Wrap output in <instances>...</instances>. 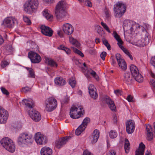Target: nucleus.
<instances>
[{"instance_id":"f257e3e1","label":"nucleus","mask_w":155,"mask_h":155,"mask_svg":"<svg viewBox=\"0 0 155 155\" xmlns=\"http://www.w3.org/2000/svg\"><path fill=\"white\" fill-rule=\"evenodd\" d=\"M67 5L64 0L59 2L55 9V13L58 20L62 21L67 15L66 10Z\"/></svg>"},{"instance_id":"f03ea898","label":"nucleus","mask_w":155,"mask_h":155,"mask_svg":"<svg viewBox=\"0 0 155 155\" xmlns=\"http://www.w3.org/2000/svg\"><path fill=\"white\" fill-rule=\"evenodd\" d=\"M126 9V5L122 2H117L114 8L115 16L118 18H120L125 13Z\"/></svg>"},{"instance_id":"7ed1b4c3","label":"nucleus","mask_w":155,"mask_h":155,"mask_svg":"<svg viewBox=\"0 0 155 155\" xmlns=\"http://www.w3.org/2000/svg\"><path fill=\"white\" fill-rule=\"evenodd\" d=\"M17 142L19 145L23 144H31L33 142V136L31 134L27 133H22L18 136Z\"/></svg>"},{"instance_id":"20e7f679","label":"nucleus","mask_w":155,"mask_h":155,"mask_svg":"<svg viewBox=\"0 0 155 155\" xmlns=\"http://www.w3.org/2000/svg\"><path fill=\"white\" fill-rule=\"evenodd\" d=\"M38 0H29L24 5V9L28 13L35 11L38 8Z\"/></svg>"},{"instance_id":"39448f33","label":"nucleus","mask_w":155,"mask_h":155,"mask_svg":"<svg viewBox=\"0 0 155 155\" xmlns=\"http://www.w3.org/2000/svg\"><path fill=\"white\" fill-rule=\"evenodd\" d=\"M84 114V110L81 106L77 107L75 106H73L70 109V117L74 119L79 118Z\"/></svg>"},{"instance_id":"423d86ee","label":"nucleus","mask_w":155,"mask_h":155,"mask_svg":"<svg viewBox=\"0 0 155 155\" xmlns=\"http://www.w3.org/2000/svg\"><path fill=\"white\" fill-rule=\"evenodd\" d=\"M57 105L56 100L53 97H50L45 101V110L48 111H51L56 108Z\"/></svg>"},{"instance_id":"0eeeda50","label":"nucleus","mask_w":155,"mask_h":155,"mask_svg":"<svg viewBox=\"0 0 155 155\" xmlns=\"http://www.w3.org/2000/svg\"><path fill=\"white\" fill-rule=\"evenodd\" d=\"M17 22L16 19L13 17H8L5 18L2 24L4 27L11 28L13 27L15 24Z\"/></svg>"},{"instance_id":"6e6552de","label":"nucleus","mask_w":155,"mask_h":155,"mask_svg":"<svg viewBox=\"0 0 155 155\" xmlns=\"http://www.w3.org/2000/svg\"><path fill=\"white\" fill-rule=\"evenodd\" d=\"M35 138L36 143L40 145L45 144L47 142L46 137L40 132H38L35 134Z\"/></svg>"},{"instance_id":"1a4fd4ad","label":"nucleus","mask_w":155,"mask_h":155,"mask_svg":"<svg viewBox=\"0 0 155 155\" xmlns=\"http://www.w3.org/2000/svg\"><path fill=\"white\" fill-rule=\"evenodd\" d=\"M28 57L32 63H38L41 60V58L39 55L33 51L28 53Z\"/></svg>"},{"instance_id":"9d476101","label":"nucleus","mask_w":155,"mask_h":155,"mask_svg":"<svg viewBox=\"0 0 155 155\" xmlns=\"http://www.w3.org/2000/svg\"><path fill=\"white\" fill-rule=\"evenodd\" d=\"M115 57L119 66L122 70H125L127 68V65L124 60L121 58L119 54H116Z\"/></svg>"},{"instance_id":"9b49d317","label":"nucleus","mask_w":155,"mask_h":155,"mask_svg":"<svg viewBox=\"0 0 155 155\" xmlns=\"http://www.w3.org/2000/svg\"><path fill=\"white\" fill-rule=\"evenodd\" d=\"M62 28L64 33L67 35H71L74 31V27L69 23H67L63 24Z\"/></svg>"},{"instance_id":"f8f14e48","label":"nucleus","mask_w":155,"mask_h":155,"mask_svg":"<svg viewBox=\"0 0 155 155\" xmlns=\"http://www.w3.org/2000/svg\"><path fill=\"white\" fill-rule=\"evenodd\" d=\"M8 116V112L0 106V124H4L7 120Z\"/></svg>"},{"instance_id":"ddd939ff","label":"nucleus","mask_w":155,"mask_h":155,"mask_svg":"<svg viewBox=\"0 0 155 155\" xmlns=\"http://www.w3.org/2000/svg\"><path fill=\"white\" fill-rule=\"evenodd\" d=\"M126 130L129 134L132 133L135 128V124L134 121L130 120L127 121L126 123Z\"/></svg>"},{"instance_id":"4468645a","label":"nucleus","mask_w":155,"mask_h":155,"mask_svg":"<svg viewBox=\"0 0 155 155\" xmlns=\"http://www.w3.org/2000/svg\"><path fill=\"white\" fill-rule=\"evenodd\" d=\"M41 32L45 36L51 37L53 34V30L48 26L42 25L40 27Z\"/></svg>"},{"instance_id":"2eb2a0df","label":"nucleus","mask_w":155,"mask_h":155,"mask_svg":"<svg viewBox=\"0 0 155 155\" xmlns=\"http://www.w3.org/2000/svg\"><path fill=\"white\" fill-rule=\"evenodd\" d=\"M29 115L32 119L35 122L39 121L41 119L40 114L36 110H33L30 111Z\"/></svg>"},{"instance_id":"dca6fc26","label":"nucleus","mask_w":155,"mask_h":155,"mask_svg":"<svg viewBox=\"0 0 155 155\" xmlns=\"http://www.w3.org/2000/svg\"><path fill=\"white\" fill-rule=\"evenodd\" d=\"M133 79L132 75L129 72H126L123 75V81L127 84H131L132 83Z\"/></svg>"},{"instance_id":"f3484780","label":"nucleus","mask_w":155,"mask_h":155,"mask_svg":"<svg viewBox=\"0 0 155 155\" xmlns=\"http://www.w3.org/2000/svg\"><path fill=\"white\" fill-rule=\"evenodd\" d=\"M69 138V137L60 138L55 142V147L58 148H61L66 143Z\"/></svg>"},{"instance_id":"a211bd4d","label":"nucleus","mask_w":155,"mask_h":155,"mask_svg":"<svg viewBox=\"0 0 155 155\" xmlns=\"http://www.w3.org/2000/svg\"><path fill=\"white\" fill-rule=\"evenodd\" d=\"M105 101L108 105V107L112 111H116V107L114 102L108 96H106L104 98Z\"/></svg>"},{"instance_id":"6ab92c4d","label":"nucleus","mask_w":155,"mask_h":155,"mask_svg":"<svg viewBox=\"0 0 155 155\" xmlns=\"http://www.w3.org/2000/svg\"><path fill=\"white\" fill-rule=\"evenodd\" d=\"M88 89L89 94L91 97L94 99H96L98 97V95L96 91V89L94 86L92 84H90Z\"/></svg>"},{"instance_id":"aec40b11","label":"nucleus","mask_w":155,"mask_h":155,"mask_svg":"<svg viewBox=\"0 0 155 155\" xmlns=\"http://www.w3.org/2000/svg\"><path fill=\"white\" fill-rule=\"evenodd\" d=\"M85 76L88 78H90L91 77L90 74L92 75L97 80H98L99 77L95 71L91 69H87L84 73Z\"/></svg>"},{"instance_id":"412c9836","label":"nucleus","mask_w":155,"mask_h":155,"mask_svg":"<svg viewBox=\"0 0 155 155\" xmlns=\"http://www.w3.org/2000/svg\"><path fill=\"white\" fill-rule=\"evenodd\" d=\"M22 103L30 108H32L34 107V101L31 99H24L22 101Z\"/></svg>"},{"instance_id":"4be33fe9","label":"nucleus","mask_w":155,"mask_h":155,"mask_svg":"<svg viewBox=\"0 0 155 155\" xmlns=\"http://www.w3.org/2000/svg\"><path fill=\"white\" fill-rule=\"evenodd\" d=\"M55 84L59 86H63L66 83L65 81L61 77H57L54 79Z\"/></svg>"},{"instance_id":"5701e85b","label":"nucleus","mask_w":155,"mask_h":155,"mask_svg":"<svg viewBox=\"0 0 155 155\" xmlns=\"http://www.w3.org/2000/svg\"><path fill=\"white\" fill-rule=\"evenodd\" d=\"M13 141L8 137L4 138L1 140V143L2 145L5 149Z\"/></svg>"},{"instance_id":"b1692460","label":"nucleus","mask_w":155,"mask_h":155,"mask_svg":"<svg viewBox=\"0 0 155 155\" xmlns=\"http://www.w3.org/2000/svg\"><path fill=\"white\" fill-rule=\"evenodd\" d=\"M52 154V150L48 147H44L41 149V155H51Z\"/></svg>"},{"instance_id":"393cba45","label":"nucleus","mask_w":155,"mask_h":155,"mask_svg":"<svg viewBox=\"0 0 155 155\" xmlns=\"http://www.w3.org/2000/svg\"><path fill=\"white\" fill-rule=\"evenodd\" d=\"M145 145L142 143H141L139 146V149L136 150L135 152V155H143Z\"/></svg>"},{"instance_id":"a878e982","label":"nucleus","mask_w":155,"mask_h":155,"mask_svg":"<svg viewBox=\"0 0 155 155\" xmlns=\"http://www.w3.org/2000/svg\"><path fill=\"white\" fill-rule=\"evenodd\" d=\"M130 68V72L133 77L136 75L137 73H139L137 68L134 65L131 64Z\"/></svg>"},{"instance_id":"bb28decb","label":"nucleus","mask_w":155,"mask_h":155,"mask_svg":"<svg viewBox=\"0 0 155 155\" xmlns=\"http://www.w3.org/2000/svg\"><path fill=\"white\" fill-rule=\"evenodd\" d=\"M93 139L92 141V143H96L99 137V132L97 129L94 130L93 132Z\"/></svg>"},{"instance_id":"cd10ccee","label":"nucleus","mask_w":155,"mask_h":155,"mask_svg":"<svg viewBox=\"0 0 155 155\" xmlns=\"http://www.w3.org/2000/svg\"><path fill=\"white\" fill-rule=\"evenodd\" d=\"M46 62L48 63V64L51 66L52 67H57L58 66V64L56 62H55L52 59L47 58L46 59Z\"/></svg>"},{"instance_id":"c85d7f7f","label":"nucleus","mask_w":155,"mask_h":155,"mask_svg":"<svg viewBox=\"0 0 155 155\" xmlns=\"http://www.w3.org/2000/svg\"><path fill=\"white\" fill-rule=\"evenodd\" d=\"M5 149L9 152L11 153L14 152L15 150V144L12 141L8 146Z\"/></svg>"},{"instance_id":"c756f323","label":"nucleus","mask_w":155,"mask_h":155,"mask_svg":"<svg viewBox=\"0 0 155 155\" xmlns=\"http://www.w3.org/2000/svg\"><path fill=\"white\" fill-rule=\"evenodd\" d=\"M114 37L118 41L117 44L119 47L121 46L123 43V42L120 38V36L115 31L114 32Z\"/></svg>"},{"instance_id":"7c9ffc66","label":"nucleus","mask_w":155,"mask_h":155,"mask_svg":"<svg viewBox=\"0 0 155 155\" xmlns=\"http://www.w3.org/2000/svg\"><path fill=\"white\" fill-rule=\"evenodd\" d=\"M69 41L70 43L73 45H74L77 48H78L80 47V44L79 42L72 37L71 36L69 37Z\"/></svg>"},{"instance_id":"2f4dec72","label":"nucleus","mask_w":155,"mask_h":155,"mask_svg":"<svg viewBox=\"0 0 155 155\" xmlns=\"http://www.w3.org/2000/svg\"><path fill=\"white\" fill-rule=\"evenodd\" d=\"M86 127L83 124H81L76 130L75 134L77 135H80L85 129Z\"/></svg>"},{"instance_id":"473e14b6","label":"nucleus","mask_w":155,"mask_h":155,"mask_svg":"<svg viewBox=\"0 0 155 155\" xmlns=\"http://www.w3.org/2000/svg\"><path fill=\"white\" fill-rule=\"evenodd\" d=\"M135 80L137 82L139 83H142L143 80V78L141 74L139 73L135 75L134 77Z\"/></svg>"},{"instance_id":"72a5a7b5","label":"nucleus","mask_w":155,"mask_h":155,"mask_svg":"<svg viewBox=\"0 0 155 155\" xmlns=\"http://www.w3.org/2000/svg\"><path fill=\"white\" fill-rule=\"evenodd\" d=\"M43 14L47 19L50 20L53 17L52 15L50 14V12H48V10H44L43 12Z\"/></svg>"},{"instance_id":"f704fd0d","label":"nucleus","mask_w":155,"mask_h":155,"mask_svg":"<svg viewBox=\"0 0 155 155\" xmlns=\"http://www.w3.org/2000/svg\"><path fill=\"white\" fill-rule=\"evenodd\" d=\"M95 29L97 32L101 36H102L105 33L104 31L102 28L100 26L98 25H95Z\"/></svg>"},{"instance_id":"c9c22d12","label":"nucleus","mask_w":155,"mask_h":155,"mask_svg":"<svg viewBox=\"0 0 155 155\" xmlns=\"http://www.w3.org/2000/svg\"><path fill=\"white\" fill-rule=\"evenodd\" d=\"M130 143L127 139H125L124 143V149L126 153H127L129 152L130 149Z\"/></svg>"},{"instance_id":"e433bc0d","label":"nucleus","mask_w":155,"mask_h":155,"mask_svg":"<svg viewBox=\"0 0 155 155\" xmlns=\"http://www.w3.org/2000/svg\"><path fill=\"white\" fill-rule=\"evenodd\" d=\"M25 68L28 71V77L30 78H35V74L34 70L31 68L25 67Z\"/></svg>"},{"instance_id":"4c0bfd02","label":"nucleus","mask_w":155,"mask_h":155,"mask_svg":"<svg viewBox=\"0 0 155 155\" xmlns=\"http://www.w3.org/2000/svg\"><path fill=\"white\" fill-rule=\"evenodd\" d=\"M58 49L65 51L67 54H69L71 52V50L69 49L62 45H60L58 47Z\"/></svg>"},{"instance_id":"58836bf2","label":"nucleus","mask_w":155,"mask_h":155,"mask_svg":"<svg viewBox=\"0 0 155 155\" xmlns=\"http://www.w3.org/2000/svg\"><path fill=\"white\" fill-rule=\"evenodd\" d=\"M119 47L128 56L131 60H133V58L132 56L130 54V53L127 49L124 48L122 45Z\"/></svg>"},{"instance_id":"ea45409f","label":"nucleus","mask_w":155,"mask_h":155,"mask_svg":"<svg viewBox=\"0 0 155 155\" xmlns=\"http://www.w3.org/2000/svg\"><path fill=\"white\" fill-rule=\"evenodd\" d=\"M109 135L110 137L111 138H114L117 136V132L114 130H111L109 132Z\"/></svg>"},{"instance_id":"a19ab883","label":"nucleus","mask_w":155,"mask_h":155,"mask_svg":"<svg viewBox=\"0 0 155 155\" xmlns=\"http://www.w3.org/2000/svg\"><path fill=\"white\" fill-rule=\"evenodd\" d=\"M90 122V119L89 117H86L83 120L82 123L81 124H83V125L84 126V127H86L87 126V124Z\"/></svg>"},{"instance_id":"79ce46f5","label":"nucleus","mask_w":155,"mask_h":155,"mask_svg":"<svg viewBox=\"0 0 155 155\" xmlns=\"http://www.w3.org/2000/svg\"><path fill=\"white\" fill-rule=\"evenodd\" d=\"M69 83L72 87L73 88L75 87L76 81L74 78H70L69 80Z\"/></svg>"},{"instance_id":"37998d69","label":"nucleus","mask_w":155,"mask_h":155,"mask_svg":"<svg viewBox=\"0 0 155 155\" xmlns=\"http://www.w3.org/2000/svg\"><path fill=\"white\" fill-rule=\"evenodd\" d=\"M71 48L73 49L74 52L80 55L81 57H82L84 56V54L81 51L76 48H74V47H71Z\"/></svg>"},{"instance_id":"c03bdc74","label":"nucleus","mask_w":155,"mask_h":155,"mask_svg":"<svg viewBox=\"0 0 155 155\" xmlns=\"http://www.w3.org/2000/svg\"><path fill=\"white\" fill-rule=\"evenodd\" d=\"M140 27H142V26H140L138 24L134 22L132 24L131 28L133 29L136 30L140 29Z\"/></svg>"},{"instance_id":"a18cd8bd","label":"nucleus","mask_w":155,"mask_h":155,"mask_svg":"<svg viewBox=\"0 0 155 155\" xmlns=\"http://www.w3.org/2000/svg\"><path fill=\"white\" fill-rule=\"evenodd\" d=\"M142 27L144 28V29L143 30V31H145L146 32H147V30H149L150 28V26L148 24L144 23Z\"/></svg>"},{"instance_id":"49530a36","label":"nucleus","mask_w":155,"mask_h":155,"mask_svg":"<svg viewBox=\"0 0 155 155\" xmlns=\"http://www.w3.org/2000/svg\"><path fill=\"white\" fill-rule=\"evenodd\" d=\"M23 19L24 21L28 25H30L31 22L29 18L27 16L24 15L23 16Z\"/></svg>"},{"instance_id":"de8ad7c7","label":"nucleus","mask_w":155,"mask_h":155,"mask_svg":"<svg viewBox=\"0 0 155 155\" xmlns=\"http://www.w3.org/2000/svg\"><path fill=\"white\" fill-rule=\"evenodd\" d=\"M101 24L102 25V26L104 28L105 30H106L109 33H110L111 32L110 30L109 29L108 27L105 23H104L103 22H101Z\"/></svg>"},{"instance_id":"09e8293b","label":"nucleus","mask_w":155,"mask_h":155,"mask_svg":"<svg viewBox=\"0 0 155 155\" xmlns=\"http://www.w3.org/2000/svg\"><path fill=\"white\" fill-rule=\"evenodd\" d=\"M147 139L149 141L151 140L153 138V136L152 132H150L147 133Z\"/></svg>"},{"instance_id":"8fccbe9b","label":"nucleus","mask_w":155,"mask_h":155,"mask_svg":"<svg viewBox=\"0 0 155 155\" xmlns=\"http://www.w3.org/2000/svg\"><path fill=\"white\" fill-rule=\"evenodd\" d=\"M103 42L104 45L107 47L108 50H110V46L107 40L106 39L103 40Z\"/></svg>"},{"instance_id":"3c124183","label":"nucleus","mask_w":155,"mask_h":155,"mask_svg":"<svg viewBox=\"0 0 155 155\" xmlns=\"http://www.w3.org/2000/svg\"><path fill=\"white\" fill-rule=\"evenodd\" d=\"M147 39L144 38L141 39V41L142 42V43L140 44L141 46L143 47L148 44V41H147Z\"/></svg>"},{"instance_id":"603ef678","label":"nucleus","mask_w":155,"mask_h":155,"mask_svg":"<svg viewBox=\"0 0 155 155\" xmlns=\"http://www.w3.org/2000/svg\"><path fill=\"white\" fill-rule=\"evenodd\" d=\"M31 90V88L28 87H23L22 89V91L25 93L30 91Z\"/></svg>"},{"instance_id":"864d4df0","label":"nucleus","mask_w":155,"mask_h":155,"mask_svg":"<svg viewBox=\"0 0 155 155\" xmlns=\"http://www.w3.org/2000/svg\"><path fill=\"white\" fill-rule=\"evenodd\" d=\"M8 64V62L6 61H4L2 62L1 66L2 68H3Z\"/></svg>"},{"instance_id":"5fc2aeb1","label":"nucleus","mask_w":155,"mask_h":155,"mask_svg":"<svg viewBox=\"0 0 155 155\" xmlns=\"http://www.w3.org/2000/svg\"><path fill=\"white\" fill-rule=\"evenodd\" d=\"M69 101V99L68 97H66L64 99H62L61 101V104H67L68 103Z\"/></svg>"},{"instance_id":"6e6d98bb","label":"nucleus","mask_w":155,"mask_h":155,"mask_svg":"<svg viewBox=\"0 0 155 155\" xmlns=\"http://www.w3.org/2000/svg\"><path fill=\"white\" fill-rule=\"evenodd\" d=\"M1 90L2 91L3 93V94H6V95H8L9 94V92H8V91L5 88L3 87H1Z\"/></svg>"},{"instance_id":"4d7b16f0","label":"nucleus","mask_w":155,"mask_h":155,"mask_svg":"<svg viewBox=\"0 0 155 155\" xmlns=\"http://www.w3.org/2000/svg\"><path fill=\"white\" fill-rule=\"evenodd\" d=\"M106 56V53L104 51L102 52L100 54V57L103 60H105V57Z\"/></svg>"},{"instance_id":"13d9d810","label":"nucleus","mask_w":155,"mask_h":155,"mask_svg":"<svg viewBox=\"0 0 155 155\" xmlns=\"http://www.w3.org/2000/svg\"><path fill=\"white\" fill-rule=\"evenodd\" d=\"M146 130L147 133L151 132L152 130L151 126L150 125H148L146 126Z\"/></svg>"},{"instance_id":"bf43d9fd","label":"nucleus","mask_w":155,"mask_h":155,"mask_svg":"<svg viewBox=\"0 0 155 155\" xmlns=\"http://www.w3.org/2000/svg\"><path fill=\"white\" fill-rule=\"evenodd\" d=\"M114 92L115 94L118 96L120 95L121 94V91L119 89L114 91Z\"/></svg>"},{"instance_id":"052dcab7","label":"nucleus","mask_w":155,"mask_h":155,"mask_svg":"<svg viewBox=\"0 0 155 155\" xmlns=\"http://www.w3.org/2000/svg\"><path fill=\"white\" fill-rule=\"evenodd\" d=\"M83 155H92V153L87 150H85L83 153Z\"/></svg>"},{"instance_id":"680f3d73","label":"nucleus","mask_w":155,"mask_h":155,"mask_svg":"<svg viewBox=\"0 0 155 155\" xmlns=\"http://www.w3.org/2000/svg\"><path fill=\"white\" fill-rule=\"evenodd\" d=\"M58 34L60 36L61 38H62L64 36V33L63 31L61 30L58 31L57 32Z\"/></svg>"},{"instance_id":"e2e57ef3","label":"nucleus","mask_w":155,"mask_h":155,"mask_svg":"<svg viewBox=\"0 0 155 155\" xmlns=\"http://www.w3.org/2000/svg\"><path fill=\"white\" fill-rule=\"evenodd\" d=\"M150 84L152 87H154L155 89V80L154 79H151L150 81Z\"/></svg>"},{"instance_id":"0e129e2a","label":"nucleus","mask_w":155,"mask_h":155,"mask_svg":"<svg viewBox=\"0 0 155 155\" xmlns=\"http://www.w3.org/2000/svg\"><path fill=\"white\" fill-rule=\"evenodd\" d=\"M151 63L155 68V56L152 58Z\"/></svg>"},{"instance_id":"69168bd1","label":"nucleus","mask_w":155,"mask_h":155,"mask_svg":"<svg viewBox=\"0 0 155 155\" xmlns=\"http://www.w3.org/2000/svg\"><path fill=\"white\" fill-rule=\"evenodd\" d=\"M127 99L129 102H132L133 101V97L130 95L127 96Z\"/></svg>"},{"instance_id":"338daca9","label":"nucleus","mask_w":155,"mask_h":155,"mask_svg":"<svg viewBox=\"0 0 155 155\" xmlns=\"http://www.w3.org/2000/svg\"><path fill=\"white\" fill-rule=\"evenodd\" d=\"M107 155H116V154L113 150H111L109 151V154Z\"/></svg>"},{"instance_id":"774afa93","label":"nucleus","mask_w":155,"mask_h":155,"mask_svg":"<svg viewBox=\"0 0 155 155\" xmlns=\"http://www.w3.org/2000/svg\"><path fill=\"white\" fill-rule=\"evenodd\" d=\"M105 14L106 15V18H108L110 17V14L109 12L108 11H105Z\"/></svg>"}]
</instances>
